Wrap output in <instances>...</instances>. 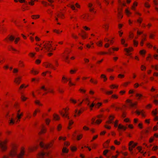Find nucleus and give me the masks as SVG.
<instances>
[{
  "label": "nucleus",
  "mask_w": 158,
  "mask_h": 158,
  "mask_svg": "<svg viewBox=\"0 0 158 158\" xmlns=\"http://www.w3.org/2000/svg\"><path fill=\"white\" fill-rule=\"evenodd\" d=\"M37 146L30 147L28 149L30 152H33L37 148Z\"/></svg>",
  "instance_id": "473e14b6"
},
{
  "label": "nucleus",
  "mask_w": 158,
  "mask_h": 158,
  "mask_svg": "<svg viewBox=\"0 0 158 158\" xmlns=\"http://www.w3.org/2000/svg\"><path fill=\"white\" fill-rule=\"evenodd\" d=\"M64 18V14L60 12L57 13L55 16V19L56 22H58Z\"/></svg>",
  "instance_id": "6e6552de"
},
{
  "label": "nucleus",
  "mask_w": 158,
  "mask_h": 158,
  "mask_svg": "<svg viewBox=\"0 0 158 158\" xmlns=\"http://www.w3.org/2000/svg\"><path fill=\"white\" fill-rule=\"evenodd\" d=\"M131 83V82L130 81L126 82L124 83L123 84V86L124 87H126Z\"/></svg>",
  "instance_id": "052dcab7"
},
{
  "label": "nucleus",
  "mask_w": 158,
  "mask_h": 158,
  "mask_svg": "<svg viewBox=\"0 0 158 158\" xmlns=\"http://www.w3.org/2000/svg\"><path fill=\"white\" fill-rule=\"evenodd\" d=\"M43 66L47 68H50L55 69L54 66L51 63L48 62H44Z\"/></svg>",
  "instance_id": "9b49d317"
},
{
  "label": "nucleus",
  "mask_w": 158,
  "mask_h": 158,
  "mask_svg": "<svg viewBox=\"0 0 158 158\" xmlns=\"http://www.w3.org/2000/svg\"><path fill=\"white\" fill-rule=\"evenodd\" d=\"M146 53V51L145 50H142L139 51V53L141 55H144Z\"/></svg>",
  "instance_id": "69168bd1"
},
{
  "label": "nucleus",
  "mask_w": 158,
  "mask_h": 158,
  "mask_svg": "<svg viewBox=\"0 0 158 158\" xmlns=\"http://www.w3.org/2000/svg\"><path fill=\"white\" fill-rule=\"evenodd\" d=\"M52 42L49 41L43 42V44H39L36 43V46L35 49L36 52L41 51L42 52H52L56 49V47L52 48Z\"/></svg>",
  "instance_id": "f03ea898"
},
{
  "label": "nucleus",
  "mask_w": 158,
  "mask_h": 158,
  "mask_svg": "<svg viewBox=\"0 0 158 158\" xmlns=\"http://www.w3.org/2000/svg\"><path fill=\"white\" fill-rule=\"evenodd\" d=\"M53 119L55 120H59L60 119L59 116L56 114H54L53 115Z\"/></svg>",
  "instance_id": "c85d7f7f"
},
{
  "label": "nucleus",
  "mask_w": 158,
  "mask_h": 158,
  "mask_svg": "<svg viewBox=\"0 0 158 158\" xmlns=\"http://www.w3.org/2000/svg\"><path fill=\"white\" fill-rule=\"evenodd\" d=\"M77 71V70L76 69H71L69 71V73L71 74H75Z\"/></svg>",
  "instance_id": "6e6d98bb"
},
{
  "label": "nucleus",
  "mask_w": 158,
  "mask_h": 158,
  "mask_svg": "<svg viewBox=\"0 0 158 158\" xmlns=\"http://www.w3.org/2000/svg\"><path fill=\"white\" fill-rule=\"evenodd\" d=\"M47 131V129L45 126L42 125L41 126V129L40 131L38 133L39 135H41L43 134H45Z\"/></svg>",
  "instance_id": "f8f14e48"
},
{
  "label": "nucleus",
  "mask_w": 158,
  "mask_h": 158,
  "mask_svg": "<svg viewBox=\"0 0 158 158\" xmlns=\"http://www.w3.org/2000/svg\"><path fill=\"white\" fill-rule=\"evenodd\" d=\"M125 12L127 17H129L132 14L131 12L128 9L125 10Z\"/></svg>",
  "instance_id": "2f4dec72"
},
{
  "label": "nucleus",
  "mask_w": 158,
  "mask_h": 158,
  "mask_svg": "<svg viewBox=\"0 0 158 158\" xmlns=\"http://www.w3.org/2000/svg\"><path fill=\"white\" fill-rule=\"evenodd\" d=\"M28 4L31 6H33L35 4L34 0H31L30 1L28 2Z\"/></svg>",
  "instance_id": "3c124183"
},
{
  "label": "nucleus",
  "mask_w": 158,
  "mask_h": 158,
  "mask_svg": "<svg viewBox=\"0 0 158 158\" xmlns=\"http://www.w3.org/2000/svg\"><path fill=\"white\" fill-rule=\"evenodd\" d=\"M137 102L136 101L134 103L132 102L131 104H130V106L132 107H135L137 105Z\"/></svg>",
  "instance_id": "a18cd8bd"
},
{
  "label": "nucleus",
  "mask_w": 158,
  "mask_h": 158,
  "mask_svg": "<svg viewBox=\"0 0 158 158\" xmlns=\"http://www.w3.org/2000/svg\"><path fill=\"white\" fill-rule=\"evenodd\" d=\"M109 24L107 23H105L103 25V28L106 31H107L109 29Z\"/></svg>",
  "instance_id": "cd10ccee"
},
{
  "label": "nucleus",
  "mask_w": 158,
  "mask_h": 158,
  "mask_svg": "<svg viewBox=\"0 0 158 158\" xmlns=\"http://www.w3.org/2000/svg\"><path fill=\"white\" fill-rule=\"evenodd\" d=\"M137 149L138 150H139V152H140L141 153L143 154V155L144 156L145 154L146 153V152H143V151H142V148L141 146H138L137 148Z\"/></svg>",
  "instance_id": "4c0bfd02"
},
{
  "label": "nucleus",
  "mask_w": 158,
  "mask_h": 158,
  "mask_svg": "<svg viewBox=\"0 0 158 158\" xmlns=\"http://www.w3.org/2000/svg\"><path fill=\"white\" fill-rule=\"evenodd\" d=\"M48 92H47L45 93V94H47L48 93H52V94H54L55 93L54 90V89L52 88H49L48 89Z\"/></svg>",
  "instance_id": "58836bf2"
},
{
  "label": "nucleus",
  "mask_w": 158,
  "mask_h": 158,
  "mask_svg": "<svg viewBox=\"0 0 158 158\" xmlns=\"http://www.w3.org/2000/svg\"><path fill=\"white\" fill-rule=\"evenodd\" d=\"M40 15H33L31 16V18L34 19H39Z\"/></svg>",
  "instance_id": "e433bc0d"
},
{
  "label": "nucleus",
  "mask_w": 158,
  "mask_h": 158,
  "mask_svg": "<svg viewBox=\"0 0 158 158\" xmlns=\"http://www.w3.org/2000/svg\"><path fill=\"white\" fill-rule=\"evenodd\" d=\"M115 117L113 115H110L109 117L108 120L106 121V123H113V120L114 118Z\"/></svg>",
  "instance_id": "f3484780"
},
{
  "label": "nucleus",
  "mask_w": 158,
  "mask_h": 158,
  "mask_svg": "<svg viewBox=\"0 0 158 158\" xmlns=\"http://www.w3.org/2000/svg\"><path fill=\"white\" fill-rule=\"evenodd\" d=\"M133 45L135 47L137 46L138 44V42L135 40H133Z\"/></svg>",
  "instance_id": "5fc2aeb1"
},
{
  "label": "nucleus",
  "mask_w": 158,
  "mask_h": 158,
  "mask_svg": "<svg viewBox=\"0 0 158 158\" xmlns=\"http://www.w3.org/2000/svg\"><path fill=\"white\" fill-rule=\"evenodd\" d=\"M83 101L86 102V104H87V103L90 102V100L88 97H86L83 99Z\"/></svg>",
  "instance_id": "09e8293b"
},
{
  "label": "nucleus",
  "mask_w": 158,
  "mask_h": 158,
  "mask_svg": "<svg viewBox=\"0 0 158 158\" xmlns=\"http://www.w3.org/2000/svg\"><path fill=\"white\" fill-rule=\"evenodd\" d=\"M40 110L39 108H37L34 111L33 113V115L34 117H35L37 113H40Z\"/></svg>",
  "instance_id": "f704fd0d"
},
{
  "label": "nucleus",
  "mask_w": 158,
  "mask_h": 158,
  "mask_svg": "<svg viewBox=\"0 0 158 158\" xmlns=\"http://www.w3.org/2000/svg\"><path fill=\"white\" fill-rule=\"evenodd\" d=\"M10 138L9 137H6L2 140H0V149L2 152H5L7 150V144Z\"/></svg>",
  "instance_id": "7ed1b4c3"
},
{
  "label": "nucleus",
  "mask_w": 158,
  "mask_h": 158,
  "mask_svg": "<svg viewBox=\"0 0 158 158\" xmlns=\"http://www.w3.org/2000/svg\"><path fill=\"white\" fill-rule=\"evenodd\" d=\"M79 35H80L83 39H85L88 37V34L84 31L82 30L80 33H79Z\"/></svg>",
  "instance_id": "ddd939ff"
},
{
  "label": "nucleus",
  "mask_w": 158,
  "mask_h": 158,
  "mask_svg": "<svg viewBox=\"0 0 158 158\" xmlns=\"http://www.w3.org/2000/svg\"><path fill=\"white\" fill-rule=\"evenodd\" d=\"M101 79H103V82H106L107 80V78L106 76L104 74H102L100 76Z\"/></svg>",
  "instance_id": "b1692460"
},
{
  "label": "nucleus",
  "mask_w": 158,
  "mask_h": 158,
  "mask_svg": "<svg viewBox=\"0 0 158 158\" xmlns=\"http://www.w3.org/2000/svg\"><path fill=\"white\" fill-rule=\"evenodd\" d=\"M118 17L120 19H122L123 18V16L120 12L122 10V7L125 6L126 3L124 2H122L121 0H118Z\"/></svg>",
  "instance_id": "20e7f679"
},
{
  "label": "nucleus",
  "mask_w": 158,
  "mask_h": 158,
  "mask_svg": "<svg viewBox=\"0 0 158 158\" xmlns=\"http://www.w3.org/2000/svg\"><path fill=\"white\" fill-rule=\"evenodd\" d=\"M23 115V111H21L20 109L18 110L17 112L16 116V123H19L20 119Z\"/></svg>",
  "instance_id": "423d86ee"
},
{
  "label": "nucleus",
  "mask_w": 158,
  "mask_h": 158,
  "mask_svg": "<svg viewBox=\"0 0 158 158\" xmlns=\"http://www.w3.org/2000/svg\"><path fill=\"white\" fill-rule=\"evenodd\" d=\"M22 77L18 76L15 77L14 79V82L16 84L19 85L21 82Z\"/></svg>",
  "instance_id": "2eb2a0df"
},
{
  "label": "nucleus",
  "mask_w": 158,
  "mask_h": 158,
  "mask_svg": "<svg viewBox=\"0 0 158 158\" xmlns=\"http://www.w3.org/2000/svg\"><path fill=\"white\" fill-rule=\"evenodd\" d=\"M87 106H89L90 108V110H93V108L95 106V104L94 103V101H93L91 104H90V103H87Z\"/></svg>",
  "instance_id": "5701e85b"
},
{
  "label": "nucleus",
  "mask_w": 158,
  "mask_h": 158,
  "mask_svg": "<svg viewBox=\"0 0 158 158\" xmlns=\"http://www.w3.org/2000/svg\"><path fill=\"white\" fill-rule=\"evenodd\" d=\"M18 152V146L15 144H13L11 149L10 151L9 155L11 158H14L16 156L17 158H24L26 150L25 148L22 147L20 150L19 152Z\"/></svg>",
  "instance_id": "f257e3e1"
},
{
  "label": "nucleus",
  "mask_w": 158,
  "mask_h": 158,
  "mask_svg": "<svg viewBox=\"0 0 158 158\" xmlns=\"http://www.w3.org/2000/svg\"><path fill=\"white\" fill-rule=\"evenodd\" d=\"M40 89L41 90H43L44 91H47V89L45 87V85H42L40 88Z\"/></svg>",
  "instance_id": "864d4df0"
},
{
  "label": "nucleus",
  "mask_w": 158,
  "mask_h": 158,
  "mask_svg": "<svg viewBox=\"0 0 158 158\" xmlns=\"http://www.w3.org/2000/svg\"><path fill=\"white\" fill-rule=\"evenodd\" d=\"M21 99L23 101H26L27 99V98L24 96L23 95H22L21 97Z\"/></svg>",
  "instance_id": "0e129e2a"
},
{
  "label": "nucleus",
  "mask_w": 158,
  "mask_h": 158,
  "mask_svg": "<svg viewBox=\"0 0 158 158\" xmlns=\"http://www.w3.org/2000/svg\"><path fill=\"white\" fill-rule=\"evenodd\" d=\"M14 40V37L12 35H11L6 38L5 40L6 41H7L8 40H9L10 41H13Z\"/></svg>",
  "instance_id": "7c9ffc66"
},
{
  "label": "nucleus",
  "mask_w": 158,
  "mask_h": 158,
  "mask_svg": "<svg viewBox=\"0 0 158 158\" xmlns=\"http://www.w3.org/2000/svg\"><path fill=\"white\" fill-rule=\"evenodd\" d=\"M35 104L40 106H43V104L40 102V101L38 100H35Z\"/></svg>",
  "instance_id": "c756f323"
},
{
  "label": "nucleus",
  "mask_w": 158,
  "mask_h": 158,
  "mask_svg": "<svg viewBox=\"0 0 158 158\" xmlns=\"http://www.w3.org/2000/svg\"><path fill=\"white\" fill-rule=\"evenodd\" d=\"M63 58L64 61L66 63H69V56L67 55L64 54L63 55Z\"/></svg>",
  "instance_id": "4be33fe9"
},
{
  "label": "nucleus",
  "mask_w": 158,
  "mask_h": 158,
  "mask_svg": "<svg viewBox=\"0 0 158 158\" xmlns=\"http://www.w3.org/2000/svg\"><path fill=\"white\" fill-rule=\"evenodd\" d=\"M134 34L133 32L130 31L129 33V37L130 39H132L134 37Z\"/></svg>",
  "instance_id": "4d7b16f0"
},
{
  "label": "nucleus",
  "mask_w": 158,
  "mask_h": 158,
  "mask_svg": "<svg viewBox=\"0 0 158 158\" xmlns=\"http://www.w3.org/2000/svg\"><path fill=\"white\" fill-rule=\"evenodd\" d=\"M126 91L125 90H122L120 91L119 92V94L120 95L122 96V95H124L126 93Z\"/></svg>",
  "instance_id": "774afa93"
},
{
  "label": "nucleus",
  "mask_w": 158,
  "mask_h": 158,
  "mask_svg": "<svg viewBox=\"0 0 158 158\" xmlns=\"http://www.w3.org/2000/svg\"><path fill=\"white\" fill-rule=\"evenodd\" d=\"M29 86V85H25L24 84H22L20 85L19 87V89H21L23 88H26L27 87Z\"/></svg>",
  "instance_id": "13d9d810"
},
{
  "label": "nucleus",
  "mask_w": 158,
  "mask_h": 158,
  "mask_svg": "<svg viewBox=\"0 0 158 158\" xmlns=\"http://www.w3.org/2000/svg\"><path fill=\"white\" fill-rule=\"evenodd\" d=\"M53 31L58 34H59L62 32V31L59 29H55L53 30Z\"/></svg>",
  "instance_id": "ea45409f"
},
{
  "label": "nucleus",
  "mask_w": 158,
  "mask_h": 158,
  "mask_svg": "<svg viewBox=\"0 0 158 158\" xmlns=\"http://www.w3.org/2000/svg\"><path fill=\"white\" fill-rule=\"evenodd\" d=\"M102 102H98L96 104H95V107L97 108H99L102 106Z\"/></svg>",
  "instance_id": "49530a36"
},
{
  "label": "nucleus",
  "mask_w": 158,
  "mask_h": 158,
  "mask_svg": "<svg viewBox=\"0 0 158 158\" xmlns=\"http://www.w3.org/2000/svg\"><path fill=\"white\" fill-rule=\"evenodd\" d=\"M90 82L94 85L97 84L98 83V80L97 79L93 78H91L90 79Z\"/></svg>",
  "instance_id": "72a5a7b5"
},
{
  "label": "nucleus",
  "mask_w": 158,
  "mask_h": 158,
  "mask_svg": "<svg viewBox=\"0 0 158 158\" xmlns=\"http://www.w3.org/2000/svg\"><path fill=\"white\" fill-rule=\"evenodd\" d=\"M96 118L93 117L91 119V124H100L102 121V120L101 119H98L96 120Z\"/></svg>",
  "instance_id": "9d476101"
},
{
  "label": "nucleus",
  "mask_w": 158,
  "mask_h": 158,
  "mask_svg": "<svg viewBox=\"0 0 158 158\" xmlns=\"http://www.w3.org/2000/svg\"><path fill=\"white\" fill-rule=\"evenodd\" d=\"M109 87L112 89H117L118 87V85L116 84H113L110 85Z\"/></svg>",
  "instance_id": "bb28decb"
},
{
  "label": "nucleus",
  "mask_w": 158,
  "mask_h": 158,
  "mask_svg": "<svg viewBox=\"0 0 158 158\" xmlns=\"http://www.w3.org/2000/svg\"><path fill=\"white\" fill-rule=\"evenodd\" d=\"M118 130H122L123 131H125L127 129V127L121 124H119L118 127Z\"/></svg>",
  "instance_id": "6ab92c4d"
},
{
  "label": "nucleus",
  "mask_w": 158,
  "mask_h": 158,
  "mask_svg": "<svg viewBox=\"0 0 158 158\" xmlns=\"http://www.w3.org/2000/svg\"><path fill=\"white\" fill-rule=\"evenodd\" d=\"M68 7L71 8L72 10L74 12H77L78 11V9H79L81 7L80 5L78 3H76L75 5L72 4H69L67 5Z\"/></svg>",
  "instance_id": "0eeeda50"
},
{
  "label": "nucleus",
  "mask_w": 158,
  "mask_h": 158,
  "mask_svg": "<svg viewBox=\"0 0 158 158\" xmlns=\"http://www.w3.org/2000/svg\"><path fill=\"white\" fill-rule=\"evenodd\" d=\"M81 17L85 21H89V15L87 14H83L81 15Z\"/></svg>",
  "instance_id": "412c9836"
},
{
  "label": "nucleus",
  "mask_w": 158,
  "mask_h": 158,
  "mask_svg": "<svg viewBox=\"0 0 158 158\" xmlns=\"http://www.w3.org/2000/svg\"><path fill=\"white\" fill-rule=\"evenodd\" d=\"M83 137V135L82 134H81L77 136V139L78 140H80Z\"/></svg>",
  "instance_id": "338daca9"
},
{
  "label": "nucleus",
  "mask_w": 158,
  "mask_h": 158,
  "mask_svg": "<svg viewBox=\"0 0 158 158\" xmlns=\"http://www.w3.org/2000/svg\"><path fill=\"white\" fill-rule=\"evenodd\" d=\"M53 145L52 143L44 145L43 142H41L40 143V147L44 149H48L51 147Z\"/></svg>",
  "instance_id": "1a4fd4ad"
},
{
  "label": "nucleus",
  "mask_w": 158,
  "mask_h": 158,
  "mask_svg": "<svg viewBox=\"0 0 158 158\" xmlns=\"http://www.w3.org/2000/svg\"><path fill=\"white\" fill-rule=\"evenodd\" d=\"M96 44L98 47H101L102 45V42L101 41H99L96 43Z\"/></svg>",
  "instance_id": "de8ad7c7"
},
{
  "label": "nucleus",
  "mask_w": 158,
  "mask_h": 158,
  "mask_svg": "<svg viewBox=\"0 0 158 158\" xmlns=\"http://www.w3.org/2000/svg\"><path fill=\"white\" fill-rule=\"evenodd\" d=\"M110 123H106V122L105 124L104 125V127L108 129H110L111 128V126L109 125V124H110Z\"/></svg>",
  "instance_id": "37998d69"
},
{
  "label": "nucleus",
  "mask_w": 158,
  "mask_h": 158,
  "mask_svg": "<svg viewBox=\"0 0 158 158\" xmlns=\"http://www.w3.org/2000/svg\"><path fill=\"white\" fill-rule=\"evenodd\" d=\"M69 108L68 107L63 109L62 110H60L59 111L60 114L63 117L68 118L69 119L68 116V111Z\"/></svg>",
  "instance_id": "39448f33"
},
{
  "label": "nucleus",
  "mask_w": 158,
  "mask_h": 158,
  "mask_svg": "<svg viewBox=\"0 0 158 158\" xmlns=\"http://www.w3.org/2000/svg\"><path fill=\"white\" fill-rule=\"evenodd\" d=\"M124 50L127 52L126 55L127 56H129L131 54L130 52L133 51V48L132 47H131L128 48H125Z\"/></svg>",
  "instance_id": "dca6fc26"
},
{
  "label": "nucleus",
  "mask_w": 158,
  "mask_h": 158,
  "mask_svg": "<svg viewBox=\"0 0 158 158\" xmlns=\"http://www.w3.org/2000/svg\"><path fill=\"white\" fill-rule=\"evenodd\" d=\"M39 73V71L37 70H34V69H33L31 71V73L34 75L37 74H38Z\"/></svg>",
  "instance_id": "79ce46f5"
},
{
  "label": "nucleus",
  "mask_w": 158,
  "mask_h": 158,
  "mask_svg": "<svg viewBox=\"0 0 158 158\" xmlns=\"http://www.w3.org/2000/svg\"><path fill=\"white\" fill-rule=\"evenodd\" d=\"M138 5V3L136 2H135L132 6L131 7V10H135L136 9V7Z\"/></svg>",
  "instance_id": "393cba45"
},
{
  "label": "nucleus",
  "mask_w": 158,
  "mask_h": 158,
  "mask_svg": "<svg viewBox=\"0 0 158 158\" xmlns=\"http://www.w3.org/2000/svg\"><path fill=\"white\" fill-rule=\"evenodd\" d=\"M45 155V152L44 151H42L38 154L37 157L38 158H44V156Z\"/></svg>",
  "instance_id": "aec40b11"
},
{
  "label": "nucleus",
  "mask_w": 158,
  "mask_h": 158,
  "mask_svg": "<svg viewBox=\"0 0 158 158\" xmlns=\"http://www.w3.org/2000/svg\"><path fill=\"white\" fill-rule=\"evenodd\" d=\"M140 114L142 115L143 117H145L146 116L145 112L143 110H141Z\"/></svg>",
  "instance_id": "e2e57ef3"
},
{
  "label": "nucleus",
  "mask_w": 158,
  "mask_h": 158,
  "mask_svg": "<svg viewBox=\"0 0 158 158\" xmlns=\"http://www.w3.org/2000/svg\"><path fill=\"white\" fill-rule=\"evenodd\" d=\"M62 128V125L61 124H59L57 127V130L58 131H61Z\"/></svg>",
  "instance_id": "603ef678"
},
{
  "label": "nucleus",
  "mask_w": 158,
  "mask_h": 158,
  "mask_svg": "<svg viewBox=\"0 0 158 158\" xmlns=\"http://www.w3.org/2000/svg\"><path fill=\"white\" fill-rule=\"evenodd\" d=\"M82 113L81 110H78L77 109H76L74 112V116L77 117L79 116Z\"/></svg>",
  "instance_id": "a211bd4d"
},
{
  "label": "nucleus",
  "mask_w": 158,
  "mask_h": 158,
  "mask_svg": "<svg viewBox=\"0 0 158 158\" xmlns=\"http://www.w3.org/2000/svg\"><path fill=\"white\" fill-rule=\"evenodd\" d=\"M145 7L147 8H149L151 7L150 4L148 2H146L144 4Z\"/></svg>",
  "instance_id": "bf43d9fd"
},
{
  "label": "nucleus",
  "mask_w": 158,
  "mask_h": 158,
  "mask_svg": "<svg viewBox=\"0 0 158 158\" xmlns=\"http://www.w3.org/2000/svg\"><path fill=\"white\" fill-rule=\"evenodd\" d=\"M134 143V142L133 141H131L130 142L128 145H129V150L130 151H131L133 150V148L131 146V145Z\"/></svg>",
  "instance_id": "c9c22d12"
},
{
  "label": "nucleus",
  "mask_w": 158,
  "mask_h": 158,
  "mask_svg": "<svg viewBox=\"0 0 158 158\" xmlns=\"http://www.w3.org/2000/svg\"><path fill=\"white\" fill-rule=\"evenodd\" d=\"M152 115H156L158 113V112L157 111V109H156L155 110H152Z\"/></svg>",
  "instance_id": "8fccbe9b"
},
{
  "label": "nucleus",
  "mask_w": 158,
  "mask_h": 158,
  "mask_svg": "<svg viewBox=\"0 0 158 158\" xmlns=\"http://www.w3.org/2000/svg\"><path fill=\"white\" fill-rule=\"evenodd\" d=\"M62 152L64 153H67L69 152V150L65 147H63Z\"/></svg>",
  "instance_id": "680f3d73"
},
{
  "label": "nucleus",
  "mask_w": 158,
  "mask_h": 158,
  "mask_svg": "<svg viewBox=\"0 0 158 158\" xmlns=\"http://www.w3.org/2000/svg\"><path fill=\"white\" fill-rule=\"evenodd\" d=\"M68 81V79L65 76H63L62 77L61 82L63 83H66Z\"/></svg>",
  "instance_id": "a878e982"
},
{
  "label": "nucleus",
  "mask_w": 158,
  "mask_h": 158,
  "mask_svg": "<svg viewBox=\"0 0 158 158\" xmlns=\"http://www.w3.org/2000/svg\"><path fill=\"white\" fill-rule=\"evenodd\" d=\"M35 54L36 53L34 52H31L28 54V56L31 58H33Z\"/></svg>",
  "instance_id": "c03bdc74"
},
{
  "label": "nucleus",
  "mask_w": 158,
  "mask_h": 158,
  "mask_svg": "<svg viewBox=\"0 0 158 158\" xmlns=\"http://www.w3.org/2000/svg\"><path fill=\"white\" fill-rule=\"evenodd\" d=\"M151 66L152 68L154 69L155 70H158V64H156L155 65L152 64Z\"/></svg>",
  "instance_id": "a19ab883"
},
{
  "label": "nucleus",
  "mask_w": 158,
  "mask_h": 158,
  "mask_svg": "<svg viewBox=\"0 0 158 158\" xmlns=\"http://www.w3.org/2000/svg\"><path fill=\"white\" fill-rule=\"evenodd\" d=\"M11 115L12 116L10 118V120L9 124L10 125H14L15 123H16V119L15 120L14 118L13 117V114H10V115Z\"/></svg>",
  "instance_id": "4468645a"
}]
</instances>
